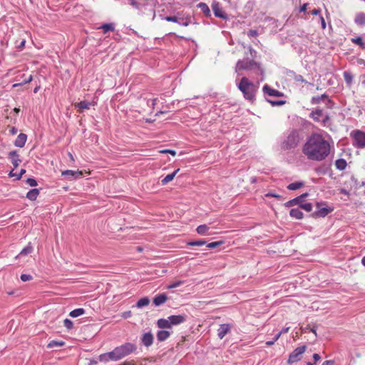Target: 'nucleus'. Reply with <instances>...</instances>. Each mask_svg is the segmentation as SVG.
<instances>
[{"label": "nucleus", "instance_id": "nucleus-1", "mask_svg": "<svg viewBox=\"0 0 365 365\" xmlns=\"http://www.w3.org/2000/svg\"><path fill=\"white\" fill-rule=\"evenodd\" d=\"M302 153L309 160L322 161L329 155L330 144L322 135L312 133L303 145Z\"/></svg>", "mask_w": 365, "mask_h": 365}, {"label": "nucleus", "instance_id": "nucleus-2", "mask_svg": "<svg viewBox=\"0 0 365 365\" xmlns=\"http://www.w3.org/2000/svg\"><path fill=\"white\" fill-rule=\"evenodd\" d=\"M137 350V346L135 344L131 342L125 343L120 346L115 347L113 351L100 356L101 361H119L123 358L131 354Z\"/></svg>", "mask_w": 365, "mask_h": 365}, {"label": "nucleus", "instance_id": "nucleus-3", "mask_svg": "<svg viewBox=\"0 0 365 365\" xmlns=\"http://www.w3.org/2000/svg\"><path fill=\"white\" fill-rule=\"evenodd\" d=\"M301 138L298 130L292 129L289 130L281 142L280 148L283 150L294 149L300 142Z\"/></svg>", "mask_w": 365, "mask_h": 365}, {"label": "nucleus", "instance_id": "nucleus-4", "mask_svg": "<svg viewBox=\"0 0 365 365\" xmlns=\"http://www.w3.org/2000/svg\"><path fill=\"white\" fill-rule=\"evenodd\" d=\"M309 117L315 122L320 123L325 126L329 122V115L324 113L322 109L317 108L311 112Z\"/></svg>", "mask_w": 365, "mask_h": 365}, {"label": "nucleus", "instance_id": "nucleus-5", "mask_svg": "<svg viewBox=\"0 0 365 365\" xmlns=\"http://www.w3.org/2000/svg\"><path fill=\"white\" fill-rule=\"evenodd\" d=\"M353 138V145L356 148H365V133L361 130H354L351 133Z\"/></svg>", "mask_w": 365, "mask_h": 365}, {"label": "nucleus", "instance_id": "nucleus-6", "mask_svg": "<svg viewBox=\"0 0 365 365\" xmlns=\"http://www.w3.org/2000/svg\"><path fill=\"white\" fill-rule=\"evenodd\" d=\"M238 88L242 92L245 98L251 99V83L247 78H242L238 84Z\"/></svg>", "mask_w": 365, "mask_h": 365}, {"label": "nucleus", "instance_id": "nucleus-7", "mask_svg": "<svg viewBox=\"0 0 365 365\" xmlns=\"http://www.w3.org/2000/svg\"><path fill=\"white\" fill-rule=\"evenodd\" d=\"M307 346L305 345L296 348L290 354L288 359L289 364H293L299 361L302 355L305 352Z\"/></svg>", "mask_w": 365, "mask_h": 365}, {"label": "nucleus", "instance_id": "nucleus-8", "mask_svg": "<svg viewBox=\"0 0 365 365\" xmlns=\"http://www.w3.org/2000/svg\"><path fill=\"white\" fill-rule=\"evenodd\" d=\"M322 205H323V203H321V202L317 203V207L318 210L313 213V216H314L315 217H324L329 213H330L333 211V208H331L330 207H321Z\"/></svg>", "mask_w": 365, "mask_h": 365}, {"label": "nucleus", "instance_id": "nucleus-9", "mask_svg": "<svg viewBox=\"0 0 365 365\" xmlns=\"http://www.w3.org/2000/svg\"><path fill=\"white\" fill-rule=\"evenodd\" d=\"M212 9L214 12V14L216 17L222 19H227V16L222 10L220 4L219 2L213 1L212 4Z\"/></svg>", "mask_w": 365, "mask_h": 365}, {"label": "nucleus", "instance_id": "nucleus-10", "mask_svg": "<svg viewBox=\"0 0 365 365\" xmlns=\"http://www.w3.org/2000/svg\"><path fill=\"white\" fill-rule=\"evenodd\" d=\"M61 175L65 176L68 180H73L80 178L82 176L83 173L80 170H66L63 171Z\"/></svg>", "mask_w": 365, "mask_h": 365}, {"label": "nucleus", "instance_id": "nucleus-11", "mask_svg": "<svg viewBox=\"0 0 365 365\" xmlns=\"http://www.w3.org/2000/svg\"><path fill=\"white\" fill-rule=\"evenodd\" d=\"M327 99V106L331 108L334 106V103L331 100L328 98L327 94H322V96H314L312 98L311 103L313 105L319 104L322 101Z\"/></svg>", "mask_w": 365, "mask_h": 365}, {"label": "nucleus", "instance_id": "nucleus-12", "mask_svg": "<svg viewBox=\"0 0 365 365\" xmlns=\"http://www.w3.org/2000/svg\"><path fill=\"white\" fill-rule=\"evenodd\" d=\"M168 319H170L169 323L172 327L173 325H179L185 322L186 321L187 316L185 314L171 315L168 317Z\"/></svg>", "mask_w": 365, "mask_h": 365}, {"label": "nucleus", "instance_id": "nucleus-13", "mask_svg": "<svg viewBox=\"0 0 365 365\" xmlns=\"http://www.w3.org/2000/svg\"><path fill=\"white\" fill-rule=\"evenodd\" d=\"M141 343L146 347L150 346L154 341V336L150 331L144 333L140 339Z\"/></svg>", "mask_w": 365, "mask_h": 365}, {"label": "nucleus", "instance_id": "nucleus-14", "mask_svg": "<svg viewBox=\"0 0 365 365\" xmlns=\"http://www.w3.org/2000/svg\"><path fill=\"white\" fill-rule=\"evenodd\" d=\"M165 19L167 21L175 22L183 26H187L190 24V21L188 20L184 19L182 18H179L178 16H166Z\"/></svg>", "mask_w": 365, "mask_h": 365}, {"label": "nucleus", "instance_id": "nucleus-15", "mask_svg": "<svg viewBox=\"0 0 365 365\" xmlns=\"http://www.w3.org/2000/svg\"><path fill=\"white\" fill-rule=\"evenodd\" d=\"M230 325L229 324H221L217 329V336L222 339L225 337V336L230 332Z\"/></svg>", "mask_w": 365, "mask_h": 365}, {"label": "nucleus", "instance_id": "nucleus-16", "mask_svg": "<svg viewBox=\"0 0 365 365\" xmlns=\"http://www.w3.org/2000/svg\"><path fill=\"white\" fill-rule=\"evenodd\" d=\"M251 67V61L248 58L244 59L242 61H239L236 66V71H239L240 70H248Z\"/></svg>", "mask_w": 365, "mask_h": 365}, {"label": "nucleus", "instance_id": "nucleus-17", "mask_svg": "<svg viewBox=\"0 0 365 365\" xmlns=\"http://www.w3.org/2000/svg\"><path fill=\"white\" fill-rule=\"evenodd\" d=\"M263 91L265 94L269 96L281 97L283 93L277 90L270 88L269 86L265 85L263 87Z\"/></svg>", "mask_w": 365, "mask_h": 365}, {"label": "nucleus", "instance_id": "nucleus-18", "mask_svg": "<svg viewBox=\"0 0 365 365\" xmlns=\"http://www.w3.org/2000/svg\"><path fill=\"white\" fill-rule=\"evenodd\" d=\"M168 300V297L166 294L163 293L156 295L153 299V304L156 306H160L164 304Z\"/></svg>", "mask_w": 365, "mask_h": 365}, {"label": "nucleus", "instance_id": "nucleus-19", "mask_svg": "<svg viewBox=\"0 0 365 365\" xmlns=\"http://www.w3.org/2000/svg\"><path fill=\"white\" fill-rule=\"evenodd\" d=\"M96 104V101H93V102H88L87 101H82L76 104H75V107L78 108L79 110H83L85 109H89L91 106H94Z\"/></svg>", "mask_w": 365, "mask_h": 365}, {"label": "nucleus", "instance_id": "nucleus-20", "mask_svg": "<svg viewBox=\"0 0 365 365\" xmlns=\"http://www.w3.org/2000/svg\"><path fill=\"white\" fill-rule=\"evenodd\" d=\"M26 140H27V136L26 134H24V133H20L15 142H14V145L16 146V147H19V148H22L24 146L26 142Z\"/></svg>", "mask_w": 365, "mask_h": 365}, {"label": "nucleus", "instance_id": "nucleus-21", "mask_svg": "<svg viewBox=\"0 0 365 365\" xmlns=\"http://www.w3.org/2000/svg\"><path fill=\"white\" fill-rule=\"evenodd\" d=\"M9 157L14 168H17L21 160H20L16 151H11L9 154Z\"/></svg>", "mask_w": 365, "mask_h": 365}, {"label": "nucleus", "instance_id": "nucleus-22", "mask_svg": "<svg viewBox=\"0 0 365 365\" xmlns=\"http://www.w3.org/2000/svg\"><path fill=\"white\" fill-rule=\"evenodd\" d=\"M354 22L356 24L359 26H364L365 25V13L364 12H359L356 14Z\"/></svg>", "mask_w": 365, "mask_h": 365}, {"label": "nucleus", "instance_id": "nucleus-23", "mask_svg": "<svg viewBox=\"0 0 365 365\" xmlns=\"http://www.w3.org/2000/svg\"><path fill=\"white\" fill-rule=\"evenodd\" d=\"M197 8H199L201 11L207 16V17H209L211 16V12H210V8L209 6H207V4L205 3H203V2H200L197 4Z\"/></svg>", "mask_w": 365, "mask_h": 365}, {"label": "nucleus", "instance_id": "nucleus-24", "mask_svg": "<svg viewBox=\"0 0 365 365\" xmlns=\"http://www.w3.org/2000/svg\"><path fill=\"white\" fill-rule=\"evenodd\" d=\"M170 319H160L157 322L158 327L160 329H170L171 325L169 323Z\"/></svg>", "mask_w": 365, "mask_h": 365}, {"label": "nucleus", "instance_id": "nucleus-25", "mask_svg": "<svg viewBox=\"0 0 365 365\" xmlns=\"http://www.w3.org/2000/svg\"><path fill=\"white\" fill-rule=\"evenodd\" d=\"M170 335V332L165 330H160L157 332V339L159 341L166 340Z\"/></svg>", "mask_w": 365, "mask_h": 365}, {"label": "nucleus", "instance_id": "nucleus-26", "mask_svg": "<svg viewBox=\"0 0 365 365\" xmlns=\"http://www.w3.org/2000/svg\"><path fill=\"white\" fill-rule=\"evenodd\" d=\"M289 215L291 217L295 219H302L303 218V212L299 208H293L289 211Z\"/></svg>", "mask_w": 365, "mask_h": 365}, {"label": "nucleus", "instance_id": "nucleus-27", "mask_svg": "<svg viewBox=\"0 0 365 365\" xmlns=\"http://www.w3.org/2000/svg\"><path fill=\"white\" fill-rule=\"evenodd\" d=\"M180 170V169H177L175 170L173 173H170V174H168L162 180H161V182L163 185H166L168 184V182H170V181H172L175 176L176 175V174L178 173V171Z\"/></svg>", "mask_w": 365, "mask_h": 365}, {"label": "nucleus", "instance_id": "nucleus-28", "mask_svg": "<svg viewBox=\"0 0 365 365\" xmlns=\"http://www.w3.org/2000/svg\"><path fill=\"white\" fill-rule=\"evenodd\" d=\"M210 230V227L206 225H199L197 229H196V231L199 234V235H209V231Z\"/></svg>", "mask_w": 365, "mask_h": 365}, {"label": "nucleus", "instance_id": "nucleus-29", "mask_svg": "<svg viewBox=\"0 0 365 365\" xmlns=\"http://www.w3.org/2000/svg\"><path fill=\"white\" fill-rule=\"evenodd\" d=\"M149 303H150V299L148 297H143L137 302L135 307L138 309H140V308L148 306L149 304Z\"/></svg>", "mask_w": 365, "mask_h": 365}, {"label": "nucleus", "instance_id": "nucleus-30", "mask_svg": "<svg viewBox=\"0 0 365 365\" xmlns=\"http://www.w3.org/2000/svg\"><path fill=\"white\" fill-rule=\"evenodd\" d=\"M39 195V190L36 188L32 189L26 194V197L30 200H35Z\"/></svg>", "mask_w": 365, "mask_h": 365}, {"label": "nucleus", "instance_id": "nucleus-31", "mask_svg": "<svg viewBox=\"0 0 365 365\" xmlns=\"http://www.w3.org/2000/svg\"><path fill=\"white\" fill-rule=\"evenodd\" d=\"M347 163L344 159H338L335 161V166L339 170H344L346 168Z\"/></svg>", "mask_w": 365, "mask_h": 365}, {"label": "nucleus", "instance_id": "nucleus-32", "mask_svg": "<svg viewBox=\"0 0 365 365\" xmlns=\"http://www.w3.org/2000/svg\"><path fill=\"white\" fill-rule=\"evenodd\" d=\"M86 312L83 308L75 309L69 313L71 317L75 318L84 314Z\"/></svg>", "mask_w": 365, "mask_h": 365}, {"label": "nucleus", "instance_id": "nucleus-33", "mask_svg": "<svg viewBox=\"0 0 365 365\" xmlns=\"http://www.w3.org/2000/svg\"><path fill=\"white\" fill-rule=\"evenodd\" d=\"M304 185V183L302 182H294L292 183H290L287 186V189L289 190H296L299 188H301Z\"/></svg>", "mask_w": 365, "mask_h": 365}, {"label": "nucleus", "instance_id": "nucleus-34", "mask_svg": "<svg viewBox=\"0 0 365 365\" xmlns=\"http://www.w3.org/2000/svg\"><path fill=\"white\" fill-rule=\"evenodd\" d=\"M344 81L349 85H351L353 81V75L349 71H344L343 73Z\"/></svg>", "mask_w": 365, "mask_h": 365}, {"label": "nucleus", "instance_id": "nucleus-35", "mask_svg": "<svg viewBox=\"0 0 365 365\" xmlns=\"http://www.w3.org/2000/svg\"><path fill=\"white\" fill-rule=\"evenodd\" d=\"M351 41L354 43L357 44L358 46H359L361 48H365V43H364L363 39H362L361 37L359 36V37H356V38H353L351 39Z\"/></svg>", "mask_w": 365, "mask_h": 365}, {"label": "nucleus", "instance_id": "nucleus-36", "mask_svg": "<svg viewBox=\"0 0 365 365\" xmlns=\"http://www.w3.org/2000/svg\"><path fill=\"white\" fill-rule=\"evenodd\" d=\"M33 251V247L31 246L30 244H29L26 247H24L21 252L19 253L20 256H26Z\"/></svg>", "mask_w": 365, "mask_h": 365}, {"label": "nucleus", "instance_id": "nucleus-37", "mask_svg": "<svg viewBox=\"0 0 365 365\" xmlns=\"http://www.w3.org/2000/svg\"><path fill=\"white\" fill-rule=\"evenodd\" d=\"M64 342L62 341H51L48 344V348H53V347H60L64 345Z\"/></svg>", "mask_w": 365, "mask_h": 365}, {"label": "nucleus", "instance_id": "nucleus-38", "mask_svg": "<svg viewBox=\"0 0 365 365\" xmlns=\"http://www.w3.org/2000/svg\"><path fill=\"white\" fill-rule=\"evenodd\" d=\"M101 29L103 30L104 33L112 31L114 30V26L113 24H105L101 26Z\"/></svg>", "mask_w": 365, "mask_h": 365}, {"label": "nucleus", "instance_id": "nucleus-39", "mask_svg": "<svg viewBox=\"0 0 365 365\" xmlns=\"http://www.w3.org/2000/svg\"><path fill=\"white\" fill-rule=\"evenodd\" d=\"M206 244V241L204 240L190 241L187 242L189 246H202Z\"/></svg>", "mask_w": 365, "mask_h": 365}, {"label": "nucleus", "instance_id": "nucleus-40", "mask_svg": "<svg viewBox=\"0 0 365 365\" xmlns=\"http://www.w3.org/2000/svg\"><path fill=\"white\" fill-rule=\"evenodd\" d=\"M272 106H279L284 105L286 101H272V100H268L267 101Z\"/></svg>", "mask_w": 365, "mask_h": 365}, {"label": "nucleus", "instance_id": "nucleus-41", "mask_svg": "<svg viewBox=\"0 0 365 365\" xmlns=\"http://www.w3.org/2000/svg\"><path fill=\"white\" fill-rule=\"evenodd\" d=\"M300 207L307 212H310L312 210V205L309 202L300 205Z\"/></svg>", "mask_w": 365, "mask_h": 365}, {"label": "nucleus", "instance_id": "nucleus-42", "mask_svg": "<svg viewBox=\"0 0 365 365\" xmlns=\"http://www.w3.org/2000/svg\"><path fill=\"white\" fill-rule=\"evenodd\" d=\"M25 173H26V170H24V169H21L19 174L14 173L11 171L9 173V176L16 177V180H19L21 178V176L23 175V174H24Z\"/></svg>", "mask_w": 365, "mask_h": 365}, {"label": "nucleus", "instance_id": "nucleus-43", "mask_svg": "<svg viewBox=\"0 0 365 365\" xmlns=\"http://www.w3.org/2000/svg\"><path fill=\"white\" fill-rule=\"evenodd\" d=\"M63 325L68 329H71L73 328V322L68 319H66L63 321Z\"/></svg>", "mask_w": 365, "mask_h": 365}, {"label": "nucleus", "instance_id": "nucleus-44", "mask_svg": "<svg viewBox=\"0 0 365 365\" xmlns=\"http://www.w3.org/2000/svg\"><path fill=\"white\" fill-rule=\"evenodd\" d=\"M183 284V281H177L175 282H173L169 285H168L167 288L170 289L173 288H176Z\"/></svg>", "mask_w": 365, "mask_h": 365}, {"label": "nucleus", "instance_id": "nucleus-45", "mask_svg": "<svg viewBox=\"0 0 365 365\" xmlns=\"http://www.w3.org/2000/svg\"><path fill=\"white\" fill-rule=\"evenodd\" d=\"M222 244V242L218 241V242H212L209 244H207V247L210 249H214Z\"/></svg>", "mask_w": 365, "mask_h": 365}, {"label": "nucleus", "instance_id": "nucleus-46", "mask_svg": "<svg viewBox=\"0 0 365 365\" xmlns=\"http://www.w3.org/2000/svg\"><path fill=\"white\" fill-rule=\"evenodd\" d=\"M32 279H33V277L31 274H22L21 275V279L23 282H28V281L31 280Z\"/></svg>", "mask_w": 365, "mask_h": 365}, {"label": "nucleus", "instance_id": "nucleus-47", "mask_svg": "<svg viewBox=\"0 0 365 365\" xmlns=\"http://www.w3.org/2000/svg\"><path fill=\"white\" fill-rule=\"evenodd\" d=\"M289 330V327L283 328L278 334L275 335L274 340H277L280 337L281 334L287 333Z\"/></svg>", "mask_w": 365, "mask_h": 365}, {"label": "nucleus", "instance_id": "nucleus-48", "mask_svg": "<svg viewBox=\"0 0 365 365\" xmlns=\"http://www.w3.org/2000/svg\"><path fill=\"white\" fill-rule=\"evenodd\" d=\"M26 183L31 187H35L37 185V182L34 178H28L26 180Z\"/></svg>", "mask_w": 365, "mask_h": 365}, {"label": "nucleus", "instance_id": "nucleus-49", "mask_svg": "<svg viewBox=\"0 0 365 365\" xmlns=\"http://www.w3.org/2000/svg\"><path fill=\"white\" fill-rule=\"evenodd\" d=\"M298 198L292 199L285 203L286 207H291L297 205Z\"/></svg>", "mask_w": 365, "mask_h": 365}, {"label": "nucleus", "instance_id": "nucleus-50", "mask_svg": "<svg viewBox=\"0 0 365 365\" xmlns=\"http://www.w3.org/2000/svg\"><path fill=\"white\" fill-rule=\"evenodd\" d=\"M307 196H308V193H304V194L301 195L300 196H298L297 197V198H298L297 205H299L300 206L301 204H303L302 202H303L304 199Z\"/></svg>", "mask_w": 365, "mask_h": 365}, {"label": "nucleus", "instance_id": "nucleus-51", "mask_svg": "<svg viewBox=\"0 0 365 365\" xmlns=\"http://www.w3.org/2000/svg\"><path fill=\"white\" fill-rule=\"evenodd\" d=\"M160 153H168V154H171L172 155L175 156L176 155V151L173 150H168V149H166V150H162L160 151Z\"/></svg>", "mask_w": 365, "mask_h": 365}, {"label": "nucleus", "instance_id": "nucleus-52", "mask_svg": "<svg viewBox=\"0 0 365 365\" xmlns=\"http://www.w3.org/2000/svg\"><path fill=\"white\" fill-rule=\"evenodd\" d=\"M294 80L298 82H306V81L304 79L303 76L299 74L294 75Z\"/></svg>", "mask_w": 365, "mask_h": 365}, {"label": "nucleus", "instance_id": "nucleus-53", "mask_svg": "<svg viewBox=\"0 0 365 365\" xmlns=\"http://www.w3.org/2000/svg\"><path fill=\"white\" fill-rule=\"evenodd\" d=\"M130 4L135 9H140V4H138L136 0H130Z\"/></svg>", "mask_w": 365, "mask_h": 365}, {"label": "nucleus", "instance_id": "nucleus-54", "mask_svg": "<svg viewBox=\"0 0 365 365\" xmlns=\"http://www.w3.org/2000/svg\"><path fill=\"white\" fill-rule=\"evenodd\" d=\"M267 197H276V198H280L281 196L278 194H276V193H274V192H268L267 195H266Z\"/></svg>", "mask_w": 365, "mask_h": 365}, {"label": "nucleus", "instance_id": "nucleus-55", "mask_svg": "<svg viewBox=\"0 0 365 365\" xmlns=\"http://www.w3.org/2000/svg\"><path fill=\"white\" fill-rule=\"evenodd\" d=\"M320 21H321L322 28L323 29H324L326 28V22L322 16H320Z\"/></svg>", "mask_w": 365, "mask_h": 365}, {"label": "nucleus", "instance_id": "nucleus-56", "mask_svg": "<svg viewBox=\"0 0 365 365\" xmlns=\"http://www.w3.org/2000/svg\"><path fill=\"white\" fill-rule=\"evenodd\" d=\"M313 359H314V364H315L317 361H318L321 359V356L318 354H314Z\"/></svg>", "mask_w": 365, "mask_h": 365}, {"label": "nucleus", "instance_id": "nucleus-57", "mask_svg": "<svg viewBox=\"0 0 365 365\" xmlns=\"http://www.w3.org/2000/svg\"><path fill=\"white\" fill-rule=\"evenodd\" d=\"M321 13V10L319 9H315L312 11V15H318Z\"/></svg>", "mask_w": 365, "mask_h": 365}, {"label": "nucleus", "instance_id": "nucleus-58", "mask_svg": "<svg viewBox=\"0 0 365 365\" xmlns=\"http://www.w3.org/2000/svg\"><path fill=\"white\" fill-rule=\"evenodd\" d=\"M307 4H304L300 8V11L305 12L307 9Z\"/></svg>", "mask_w": 365, "mask_h": 365}, {"label": "nucleus", "instance_id": "nucleus-59", "mask_svg": "<svg viewBox=\"0 0 365 365\" xmlns=\"http://www.w3.org/2000/svg\"><path fill=\"white\" fill-rule=\"evenodd\" d=\"M333 364H334V361H333L328 360V361H324V363L322 364V365H333Z\"/></svg>", "mask_w": 365, "mask_h": 365}, {"label": "nucleus", "instance_id": "nucleus-60", "mask_svg": "<svg viewBox=\"0 0 365 365\" xmlns=\"http://www.w3.org/2000/svg\"><path fill=\"white\" fill-rule=\"evenodd\" d=\"M301 329H302V333H306L309 330H310V328L307 326V327H302Z\"/></svg>", "mask_w": 365, "mask_h": 365}, {"label": "nucleus", "instance_id": "nucleus-61", "mask_svg": "<svg viewBox=\"0 0 365 365\" xmlns=\"http://www.w3.org/2000/svg\"><path fill=\"white\" fill-rule=\"evenodd\" d=\"M340 193L346 195H349V192L346 189H344V188H341L340 190Z\"/></svg>", "mask_w": 365, "mask_h": 365}, {"label": "nucleus", "instance_id": "nucleus-62", "mask_svg": "<svg viewBox=\"0 0 365 365\" xmlns=\"http://www.w3.org/2000/svg\"><path fill=\"white\" fill-rule=\"evenodd\" d=\"M276 341H277V340H274V339L272 341H267L266 342V344H267V346H271V345L274 344V342H275Z\"/></svg>", "mask_w": 365, "mask_h": 365}, {"label": "nucleus", "instance_id": "nucleus-63", "mask_svg": "<svg viewBox=\"0 0 365 365\" xmlns=\"http://www.w3.org/2000/svg\"><path fill=\"white\" fill-rule=\"evenodd\" d=\"M32 81V76H30L28 78L24 81V83H30Z\"/></svg>", "mask_w": 365, "mask_h": 365}, {"label": "nucleus", "instance_id": "nucleus-64", "mask_svg": "<svg viewBox=\"0 0 365 365\" xmlns=\"http://www.w3.org/2000/svg\"><path fill=\"white\" fill-rule=\"evenodd\" d=\"M10 131H11V133L13 135H14V134H16V133L17 130H16V128H15L14 127H13V128H11V130H10Z\"/></svg>", "mask_w": 365, "mask_h": 365}]
</instances>
